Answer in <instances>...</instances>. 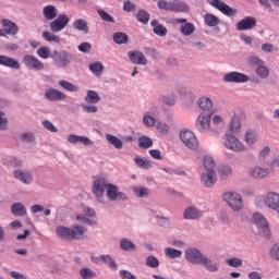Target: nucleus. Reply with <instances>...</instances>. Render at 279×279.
Masks as SVG:
<instances>
[{
	"label": "nucleus",
	"mask_w": 279,
	"mask_h": 279,
	"mask_svg": "<svg viewBox=\"0 0 279 279\" xmlns=\"http://www.w3.org/2000/svg\"><path fill=\"white\" fill-rule=\"evenodd\" d=\"M95 263H105V265H107L108 268L112 269L113 271H117L118 269L117 262H114V258H112L110 255H100L95 257Z\"/></svg>",
	"instance_id": "nucleus-26"
},
{
	"label": "nucleus",
	"mask_w": 279,
	"mask_h": 279,
	"mask_svg": "<svg viewBox=\"0 0 279 279\" xmlns=\"http://www.w3.org/2000/svg\"><path fill=\"white\" fill-rule=\"evenodd\" d=\"M11 213L14 217H25L27 215V208H25L23 203H13L11 205Z\"/></svg>",
	"instance_id": "nucleus-28"
},
{
	"label": "nucleus",
	"mask_w": 279,
	"mask_h": 279,
	"mask_svg": "<svg viewBox=\"0 0 279 279\" xmlns=\"http://www.w3.org/2000/svg\"><path fill=\"white\" fill-rule=\"evenodd\" d=\"M108 181L104 177H97L93 181L92 193L95 195L97 202L104 204V193L108 191Z\"/></svg>",
	"instance_id": "nucleus-4"
},
{
	"label": "nucleus",
	"mask_w": 279,
	"mask_h": 279,
	"mask_svg": "<svg viewBox=\"0 0 279 279\" xmlns=\"http://www.w3.org/2000/svg\"><path fill=\"white\" fill-rule=\"evenodd\" d=\"M198 106L201 110H204V112H208L213 110V100L208 97H201L198 99Z\"/></svg>",
	"instance_id": "nucleus-34"
},
{
	"label": "nucleus",
	"mask_w": 279,
	"mask_h": 279,
	"mask_svg": "<svg viewBox=\"0 0 279 279\" xmlns=\"http://www.w3.org/2000/svg\"><path fill=\"white\" fill-rule=\"evenodd\" d=\"M2 31L4 32V35L9 36H16L19 34V26L16 23L10 21V20H2Z\"/></svg>",
	"instance_id": "nucleus-20"
},
{
	"label": "nucleus",
	"mask_w": 279,
	"mask_h": 279,
	"mask_svg": "<svg viewBox=\"0 0 279 279\" xmlns=\"http://www.w3.org/2000/svg\"><path fill=\"white\" fill-rule=\"evenodd\" d=\"M196 128L199 132L210 130V114H201L196 120Z\"/></svg>",
	"instance_id": "nucleus-18"
},
{
	"label": "nucleus",
	"mask_w": 279,
	"mask_h": 279,
	"mask_svg": "<svg viewBox=\"0 0 279 279\" xmlns=\"http://www.w3.org/2000/svg\"><path fill=\"white\" fill-rule=\"evenodd\" d=\"M68 142L71 143L72 145H75V143H82L83 145H93V141H90V138L75 134L69 135Z\"/></svg>",
	"instance_id": "nucleus-29"
},
{
	"label": "nucleus",
	"mask_w": 279,
	"mask_h": 279,
	"mask_svg": "<svg viewBox=\"0 0 279 279\" xmlns=\"http://www.w3.org/2000/svg\"><path fill=\"white\" fill-rule=\"evenodd\" d=\"M165 256H167V258H171L172 260H174V258L182 257V251H180L178 248H173V247H166Z\"/></svg>",
	"instance_id": "nucleus-38"
},
{
	"label": "nucleus",
	"mask_w": 279,
	"mask_h": 279,
	"mask_svg": "<svg viewBox=\"0 0 279 279\" xmlns=\"http://www.w3.org/2000/svg\"><path fill=\"white\" fill-rule=\"evenodd\" d=\"M59 86H61V88H64V90H68L69 93H77V86L73 85L68 81H59Z\"/></svg>",
	"instance_id": "nucleus-50"
},
{
	"label": "nucleus",
	"mask_w": 279,
	"mask_h": 279,
	"mask_svg": "<svg viewBox=\"0 0 279 279\" xmlns=\"http://www.w3.org/2000/svg\"><path fill=\"white\" fill-rule=\"evenodd\" d=\"M128 40H130V37L125 33L117 32L113 34V43H116V45H125Z\"/></svg>",
	"instance_id": "nucleus-39"
},
{
	"label": "nucleus",
	"mask_w": 279,
	"mask_h": 279,
	"mask_svg": "<svg viewBox=\"0 0 279 279\" xmlns=\"http://www.w3.org/2000/svg\"><path fill=\"white\" fill-rule=\"evenodd\" d=\"M264 204L269 208V210H272L276 215L279 216V194L276 192H269L264 197Z\"/></svg>",
	"instance_id": "nucleus-9"
},
{
	"label": "nucleus",
	"mask_w": 279,
	"mask_h": 279,
	"mask_svg": "<svg viewBox=\"0 0 279 279\" xmlns=\"http://www.w3.org/2000/svg\"><path fill=\"white\" fill-rule=\"evenodd\" d=\"M257 138H258V135L254 131H247L245 133V143H247V145H254Z\"/></svg>",
	"instance_id": "nucleus-52"
},
{
	"label": "nucleus",
	"mask_w": 279,
	"mask_h": 279,
	"mask_svg": "<svg viewBox=\"0 0 279 279\" xmlns=\"http://www.w3.org/2000/svg\"><path fill=\"white\" fill-rule=\"evenodd\" d=\"M180 138L182 143H184L189 149H197L199 147V142H197V137L194 132L191 131H181Z\"/></svg>",
	"instance_id": "nucleus-11"
},
{
	"label": "nucleus",
	"mask_w": 279,
	"mask_h": 279,
	"mask_svg": "<svg viewBox=\"0 0 279 279\" xmlns=\"http://www.w3.org/2000/svg\"><path fill=\"white\" fill-rule=\"evenodd\" d=\"M204 256V253L194 246H190L184 251V258L190 265H201Z\"/></svg>",
	"instance_id": "nucleus-6"
},
{
	"label": "nucleus",
	"mask_w": 279,
	"mask_h": 279,
	"mask_svg": "<svg viewBox=\"0 0 279 279\" xmlns=\"http://www.w3.org/2000/svg\"><path fill=\"white\" fill-rule=\"evenodd\" d=\"M263 64H265V61H263V59H260L256 56H252V57L248 58V65L250 66H257V69H258V66H260Z\"/></svg>",
	"instance_id": "nucleus-56"
},
{
	"label": "nucleus",
	"mask_w": 279,
	"mask_h": 279,
	"mask_svg": "<svg viewBox=\"0 0 279 279\" xmlns=\"http://www.w3.org/2000/svg\"><path fill=\"white\" fill-rule=\"evenodd\" d=\"M218 173H220V175H231L232 168L230 166L220 165L218 167Z\"/></svg>",
	"instance_id": "nucleus-58"
},
{
	"label": "nucleus",
	"mask_w": 279,
	"mask_h": 279,
	"mask_svg": "<svg viewBox=\"0 0 279 279\" xmlns=\"http://www.w3.org/2000/svg\"><path fill=\"white\" fill-rule=\"evenodd\" d=\"M119 276L121 279H137L130 270H120Z\"/></svg>",
	"instance_id": "nucleus-61"
},
{
	"label": "nucleus",
	"mask_w": 279,
	"mask_h": 279,
	"mask_svg": "<svg viewBox=\"0 0 279 279\" xmlns=\"http://www.w3.org/2000/svg\"><path fill=\"white\" fill-rule=\"evenodd\" d=\"M73 29H76V32H83V34H88V21L85 19H76L72 24Z\"/></svg>",
	"instance_id": "nucleus-27"
},
{
	"label": "nucleus",
	"mask_w": 279,
	"mask_h": 279,
	"mask_svg": "<svg viewBox=\"0 0 279 279\" xmlns=\"http://www.w3.org/2000/svg\"><path fill=\"white\" fill-rule=\"evenodd\" d=\"M256 75H258L262 80H267V77H269V68L262 64L256 69Z\"/></svg>",
	"instance_id": "nucleus-49"
},
{
	"label": "nucleus",
	"mask_w": 279,
	"mask_h": 279,
	"mask_svg": "<svg viewBox=\"0 0 279 279\" xmlns=\"http://www.w3.org/2000/svg\"><path fill=\"white\" fill-rule=\"evenodd\" d=\"M133 193H134L135 197H140V198L148 197L149 189L143 187V186L133 187Z\"/></svg>",
	"instance_id": "nucleus-45"
},
{
	"label": "nucleus",
	"mask_w": 279,
	"mask_h": 279,
	"mask_svg": "<svg viewBox=\"0 0 279 279\" xmlns=\"http://www.w3.org/2000/svg\"><path fill=\"white\" fill-rule=\"evenodd\" d=\"M250 173H251V175H263V174H265V173L269 174L268 170L263 169V168H260V167H258V166L253 167V168L251 169V172H250Z\"/></svg>",
	"instance_id": "nucleus-59"
},
{
	"label": "nucleus",
	"mask_w": 279,
	"mask_h": 279,
	"mask_svg": "<svg viewBox=\"0 0 279 279\" xmlns=\"http://www.w3.org/2000/svg\"><path fill=\"white\" fill-rule=\"evenodd\" d=\"M146 265L147 267H151V269H158L160 267V260L156 256L149 255L146 257Z\"/></svg>",
	"instance_id": "nucleus-46"
},
{
	"label": "nucleus",
	"mask_w": 279,
	"mask_h": 279,
	"mask_svg": "<svg viewBox=\"0 0 279 279\" xmlns=\"http://www.w3.org/2000/svg\"><path fill=\"white\" fill-rule=\"evenodd\" d=\"M254 27H256V17L253 16L245 17L236 24L238 32L254 29Z\"/></svg>",
	"instance_id": "nucleus-16"
},
{
	"label": "nucleus",
	"mask_w": 279,
	"mask_h": 279,
	"mask_svg": "<svg viewBox=\"0 0 279 279\" xmlns=\"http://www.w3.org/2000/svg\"><path fill=\"white\" fill-rule=\"evenodd\" d=\"M53 58L57 66H68L71 64V57L66 51L54 52Z\"/></svg>",
	"instance_id": "nucleus-25"
},
{
	"label": "nucleus",
	"mask_w": 279,
	"mask_h": 279,
	"mask_svg": "<svg viewBox=\"0 0 279 279\" xmlns=\"http://www.w3.org/2000/svg\"><path fill=\"white\" fill-rule=\"evenodd\" d=\"M171 23L173 25H181L180 32L183 34V36H191L195 32V25L193 23L187 22L186 19H173L171 20Z\"/></svg>",
	"instance_id": "nucleus-12"
},
{
	"label": "nucleus",
	"mask_w": 279,
	"mask_h": 279,
	"mask_svg": "<svg viewBox=\"0 0 279 279\" xmlns=\"http://www.w3.org/2000/svg\"><path fill=\"white\" fill-rule=\"evenodd\" d=\"M134 162L136 167H138L140 169H149L151 167V163L149 162V160L143 159L141 157H135Z\"/></svg>",
	"instance_id": "nucleus-48"
},
{
	"label": "nucleus",
	"mask_w": 279,
	"mask_h": 279,
	"mask_svg": "<svg viewBox=\"0 0 279 279\" xmlns=\"http://www.w3.org/2000/svg\"><path fill=\"white\" fill-rule=\"evenodd\" d=\"M0 66H7L8 69L19 70L21 69V63L12 57L0 54Z\"/></svg>",
	"instance_id": "nucleus-24"
},
{
	"label": "nucleus",
	"mask_w": 279,
	"mask_h": 279,
	"mask_svg": "<svg viewBox=\"0 0 279 279\" xmlns=\"http://www.w3.org/2000/svg\"><path fill=\"white\" fill-rule=\"evenodd\" d=\"M157 8L159 10H165L166 12H171L172 1L168 2L166 0H159L157 2Z\"/></svg>",
	"instance_id": "nucleus-55"
},
{
	"label": "nucleus",
	"mask_w": 279,
	"mask_h": 279,
	"mask_svg": "<svg viewBox=\"0 0 279 279\" xmlns=\"http://www.w3.org/2000/svg\"><path fill=\"white\" fill-rule=\"evenodd\" d=\"M43 125L49 132H58V128H56V125H53V123H51V121H49V120H45L43 122Z\"/></svg>",
	"instance_id": "nucleus-62"
},
{
	"label": "nucleus",
	"mask_w": 279,
	"mask_h": 279,
	"mask_svg": "<svg viewBox=\"0 0 279 279\" xmlns=\"http://www.w3.org/2000/svg\"><path fill=\"white\" fill-rule=\"evenodd\" d=\"M106 138L110 143V145H113V147H116V149H121L123 147V142L119 137L107 134Z\"/></svg>",
	"instance_id": "nucleus-42"
},
{
	"label": "nucleus",
	"mask_w": 279,
	"mask_h": 279,
	"mask_svg": "<svg viewBox=\"0 0 279 279\" xmlns=\"http://www.w3.org/2000/svg\"><path fill=\"white\" fill-rule=\"evenodd\" d=\"M89 71H92L94 75H101V71H104V64L99 61L90 63Z\"/></svg>",
	"instance_id": "nucleus-47"
},
{
	"label": "nucleus",
	"mask_w": 279,
	"mask_h": 279,
	"mask_svg": "<svg viewBox=\"0 0 279 279\" xmlns=\"http://www.w3.org/2000/svg\"><path fill=\"white\" fill-rule=\"evenodd\" d=\"M203 215L204 213L202 210L193 206L185 208V210L183 211L184 219L197 220L202 219Z\"/></svg>",
	"instance_id": "nucleus-22"
},
{
	"label": "nucleus",
	"mask_w": 279,
	"mask_h": 279,
	"mask_svg": "<svg viewBox=\"0 0 279 279\" xmlns=\"http://www.w3.org/2000/svg\"><path fill=\"white\" fill-rule=\"evenodd\" d=\"M210 5L216 8V10H219L222 14H226V16H234V14H236V10H233L221 0H211Z\"/></svg>",
	"instance_id": "nucleus-15"
},
{
	"label": "nucleus",
	"mask_w": 279,
	"mask_h": 279,
	"mask_svg": "<svg viewBox=\"0 0 279 279\" xmlns=\"http://www.w3.org/2000/svg\"><path fill=\"white\" fill-rule=\"evenodd\" d=\"M106 195L109 202H128V199H130L128 194L119 191V186L112 183L107 185Z\"/></svg>",
	"instance_id": "nucleus-5"
},
{
	"label": "nucleus",
	"mask_w": 279,
	"mask_h": 279,
	"mask_svg": "<svg viewBox=\"0 0 279 279\" xmlns=\"http://www.w3.org/2000/svg\"><path fill=\"white\" fill-rule=\"evenodd\" d=\"M81 278L83 279H93V278H97V272H95V270L90 269V268H81L78 271Z\"/></svg>",
	"instance_id": "nucleus-41"
},
{
	"label": "nucleus",
	"mask_w": 279,
	"mask_h": 279,
	"mask_svg": "<svg viewBox=\"0 0 279 279\" xmlns=\"http://www.w3.org/2000/svg\"><path fill=\"white\" fill-rule=\"evenodd\" d=\"M222 143L225 147L231 151H245V146L243 143H241V141H239V138L232 134H226L225 141Z\"/></svg>",
	"instance_id": "nucleus-7"
},
{
	"label": "nucleus",
	"mask_w": 279,
	"mask_h": 279,
	"mask_svg": "<svg viewBox=\"0 0 279 279\" xmlns=\"http://www.w3.org/2000/svg\"><path fill=\"white\" fill-rule=\"evenodd\" d=\"M136 19L140 23L147 25L149 23V19H151V15H149V13L145 10H140L137 12Z\"/></svg>",
	"instance_id": "nucleus-43"
},
{
	"label": "nucleus",
	"mask_w": 279,
	"mask_h": 279,
	"mask_svg": "<svg viewBox=\"0 0 279 279\" xmlns=\"http://www.w3.org/2000/svg\"><path fill=\"white\" fill-rule=\"evenodd\" d=\"M149 156H151V158H154L155 160H162V154L158 149H150Z\"/></svg>",
	"instance_id": "nucleus-64"
},
{
	"label": "nucleus",
	"mask_w": 279,
	"mask_h": 279,
	"mask_svg": "<svg viewBox=\"0 0 279 279\" xmlns=\"http://www.w3.org/2000/svg\"><path fill=\"white\" fill-rule=\"evenodd\" d=\"M45 97L49 101H62V99H66V94H64L56 88H49L46 90Z\"/></svg>",
	"instance_id": "nucleus-21"
},
{
	"label": "nucleus",
	"mask_w": 279,
	"mask_h": 279,
	"mask_svg": "<svg viewBox=\"0 0 279 279\" xmlns=\"http://www.w3.org/2000/svg\"><path fill=\"white\" fill-rule=\"evenodd\" d=\"M70 21L71 19H69L66 14H59L56 20L50 22L49 28L53 34H58L69 25Z\"/></svg>",
	"instance_id": "nucleus-8"
},
{
	"label": "nucleus",
	"mask_w": 279,
	"mask_h": 279,
	"mask_svg": "<svg viewBox=\"0 0 279 279\" xmlns=\"http://www.w3.org/2000/svg\"><path fill=\"white\" fill-rule=\"evenodd\" d=\"M83 213L84 215L76 216L77 221L87 226H97V220L93 219V217H97L95 209L85 207Z\"/></svg>",
	"instance_id": "nucleus-10"
},
{
	"label": "nucleus",
	"mask_w": 279,
	"mask_h": 279,
	"mask_svg": "<svg viewBox=\"0 0 279 279\" xmlns=\"http://www.w3.org/2000/svg\"><path fill=\"white\" fill-rule=\"evenodd\" d=\"M128 56L133 64H142L143 66L147 65V58H145L143 52L138 50H131Z\"/></svg>",
	"instance_id": "nucleus-19"
},
{
	"label": "nucleus",
	"mask_w": 279,
	"mask_h": 279,
	"mask_svg": "<svg viewBox=\"0 0 279 279\" xmlns=\"http://www.w3.org/2000/svg\"><path fill=\"white\" fill-rule=\"evenodd\" d=\"M138 147L141 149H149V147H154V142L151 141V138L143 135L138 137Z\"/></svg>",
	"instance_id": "nucleus-40"
},
{
	"label": "nucleus",
	"mask_w": 279,
	"mask_h": 279,
	"mask_svg": "<svg viewBox=\"0 0 279 279\" xmlns=\"http://www.w3.org/2000/svg\"><path fill=\"white\" fill-rule=\"evenodd\" d=\"M222 199L233 209L234 213L243 210V197L236 192H226L222 194Z\"/></svg>",
	"instance_id": "nucleus-3"
},
{
	"label": "nucleus",
	"mask_w": 279,
	"mask_h": 279,
	"mask_svg": "<svg viewBox=\"0 0 279 279\" xmlns=\"http://www.w3.org/2000/svg\"><path fill=\"white\" fill-rule=\"evenodd\" d=\"M97 13L102 21H106L107 23H114V17H112V15H110V13H108L101 9H99L97 11Z\"/></svg>",
	"instance_id": "nucleus-54"
},
{
	"label": "nucleus",
	"mask_w": 279,
	"mask_h": 279,
	"mask_svg": "<svg viewBox=\"0 0 279 279\" xmlns=\"http://www.w3.org/2000/svg\"><path fill=\"white\" fill-rule=\"evenodd\" d=\"M253 223L258 228V234L263 236L266 241H271V229L269 228V222L267 218L260 213H255L253 215Z\"/></svg>",
	"instance_id": "nucleus-2"
},
{
	"label": "nucleus",
	"mask_w": 279,
	"mask_h": 279,
	"mask_svg": "<svg viewBox=\"0 0 279 279\" xmlns=\"http://www.w3.org/2000/svg\"><path fill=\"white\" fill-rule=\"evenodd\" d=\"M154 34L156 36H167V27L162 26V24L158 23V20H153L150 22Z\"/></svg>",
	"instance_id": "nucleus-31"
},
{
	"label": "nucleus",
	"mask_w": 279,
	"mask_h": 279,
	"mask_svg": "<svg viewBox=\"0 0 279 279\" xmlns=\"http://www.w3.org/2000/svg\"><path fill=\"white\" fill-rule=\"evenodd\" d=\"M239 128H241V120L239 119V117L234 116L229 125V130L234 134V132H236Z\"/></svg>",
	"instance_id": "nucleus-53"
},
{
	"label": "nucleus",
	"mask_w": 279,
	"mask_h": 279,
	"mask_svg": "<svg viewBox=\"0 0 279 279\" xmlns=\"http://www.w3.org/2000/svg\"><path fill=\"white\" fill-rule=\"evenodd\" d=\"M43 14L46 21H53V19L58 17V9L53 5H47L43 10Z\"/></svg>",
	"instance_id": "nucleus-30"
},
{
	"label": "nucleus",
	"mask_w": 279,
	"mask_h": 279,
	"mask_svg": "<svg viewBox=\"0 0 279 279\" xmlns=\"http://www.w3.org/2000/svg\"><path fill=\"white\" fill-rule=\"evenodd\" d=\"M82 108L88 114L97 112V106L95 105H83Z\"/></svg>",
	"instance_id": "nucleus-63"
},
{
	"label": "nucleus",
	"mask_w": 279,
	"mask_h": 279,
	"mask_svg": "<svg viewBox=\"0 0 279 279\" xmlns=\"http://www.w3.org/2000/svg\"><path fill=\"white\" fill-rule=\"evenodd\" d=\"M201 184H203L206 189H213V186L217 184V175H202Z\"/></svg>",
	"instance_id": "nucleus-32"
},
{
	"label": "nucleus",
	"mask_w": 279,
	"mask_h": 279,
	"mask_svg": "<svg viewBox=\"0 0 279 279\" xmlns=\"http://www.w3.org/2000/svg\"><path fill=\"white\" fill-rule=\"evenodd\" d=\"M43 38L47 43H58V44H60V37H58V35H54L50 32H47V31L43 33Z\"/></svg>",
	"instance_id": "nucleus-51"
},
{
	"label": "nucleus",
	"mask_w": 279,
	"mask_h": 279,
	"mask_svg": "<svg viewBox=\"0 0 279 279\" xmlns=\"http://www.w3.org/2000/svg\"><path fill=\"white\" fill-rule=\"evenodd\" d=\"M171 12H189V4L180 0L172 1Z\"/></svg>",
	"instance_id": "nucleus-33"
},
{
	"label": "nucleus",
	"mask_w": 279,
	"mask_h": 279,
	"mask_svg": "<svg viewBox=\"0 0 279 279\" xmlns=\"http://www.w3.org/2000/svg\"><path fill=\"white\" fill-rule=\"evenodd\" d=\"M56 232L57 235L64 241H82L86 228L82 227V225H74L72 228L59 226Z\"/></svg>",
	"instance_id": "nucleus-1"
},
{
	"label": "nucleus",
	"mask_w": 279,
	"mask_h": 279,
	"mask_svg": "<svg viewBox=\"0 0 279 279\" xmlns=\"http://www.w3.org/2000/svg\"><path fill=\"white\" fill-rule=\"evenodd\" d=\"M15 180H19L22 184H32L34 178L32 175H15Z\"/></svg>",
	"instance_id": "nucleus-60"
},
{
	"label": "nucleus",
	"mask_w": 279,
	"mask_h": 279,
	"mask_svg": "<svg viewBox=\"0 0 279 279\" xmlns=\"http://www.w3.org/2000/svg\"><path fill=\"white\" fill-rule=\"evenodd\" d=\"M199 265H203V267L206 269V271H209V274H217V271H219V263L214 262L206 255H204Z\"/></svg>",
	"instance_id": "nucleus-23"
},
{
	"label": "nucleus",
	"mask_w": 279,
	"mask_h": 279,
	"mask_svg": "<svg viewBox=\"0 0 279 279\" xmlns=\"http://www.w3.org/2000/svg\"><path fill=\"white\" fill-rule=\"evenodd\" d=\"M23 62L27 69H32L33 71H43L45 69V63L32 54L24 56Z\"/></svg>",
	"instance_id": "nucleus-13"
},
{
	"label": "nucleus",
	"mask_w": 279,
	"mask_h": 279,
	"mask_svg": "<svg viewBox=\"0 0 279 279\" xmlns=\"http://www.w3.org/2000/svg\"><path fill=\"white\" fill-rule=\"evenodd\" d=\"M203 175H215V159L211 156H205L203 158Z\"/></svg>",
	"instance_id": "nucleus-17"
},
{
	"label": "nucleus",
	"mask_w": 279,
	"mask_h": 279,
	"mask_svg": "<svg viewBox=\"0 0 279 279\" xmlns=\"http://www.w3.org/2000/svg\"><path fill=\"white\" fill-rule=\"evenodd\" d=\"M120 250H122L123 252H134L136 250V244H134L129 239L123 238L120 241Z\"/></svg>",
	"instance_id": "nucleus-36"
},
{
	"label": "nucleus",
	"mask_w": 279,
	"mask_h": 279,
	"mask_svg": "<svg viewBox=\"0 0 279 279\" xmlns=\"http://www.w3.org/2000/svg\"><path fill=\"white\" fill-rule=\"evenodd\" d=\"M225 82H233L235 84H245L250 82V76L241 72H229L223 76Z\"/></svg>",
	"instance_id": "nucleus-14"
},
{
	"label": "nucleus",
	"mask_w": 279,
	"mask_h": 279,
	"mask_svg": "<svg viewBox=\"0 0 279 279\" xmlns=\"http://www.w3.org/2000/svg\"><path fill=\"white\" fill-rule=\"evenodd\" d=\"M85 101L86 104H99V101H101V97H99L97 92L89 89L85 96Z\"/></svg>",
	"instance_id": "nucleus-37"
},
{
	"label": "nucleus",
	"mask_w": 279,
	"mask_h": 279,
	"mask_svg": "<svg viewBox=\"0 0 279 279\" xmlns=\"http://www.w3.org/2000/svg\"><path fill=\"white\" fill-rule=\"evenodd\" d=\"M37 56L43 60H48V58H51V49L47 46H41L37 49Z\"/></svg>",
	"instance_id": "nucleus-44"
},
{
	"label": "nucleus",
	"mask_w": 279,
	"mask_h": 279,
	"mask_svg": "<svg viewBox=\"0 0 279 279\" xmlns=\"http://www.w3.org/2000/svg\"><path fill=\"white\" fill-rule=\"evenodd\" d=\"M204 22L207 27H217L219 25V17L213 13H207L204 15Z\"/></svg>",
	"instance_id": "nucleus-35"
},
{
	"label": "nucleus",
	"mask_w": 279,
	"mask_h": 279,
	"mask_svg": "<svg viewBox=\"0 0 279 279\" xmlns=\"http://www.w3.org/2000/svg\"><path fill=\"white\" fill-rule=\"evenodd\" d=\"M227 265H229V267H243V259L238 258V257H233L230 259H227Z\"/></svg>",
	"instance_id": "nucleus-57"
}]
</instances>
